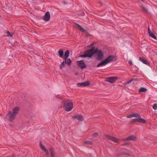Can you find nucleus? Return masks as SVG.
<instances>
[{
  "instance_id": "35",
  "label": "nucleus",
  "mask_w": 157,
  "mask_h": 157,
  "mask_svg": "<svg viewBox=\"0 0 157 157\" xmlns=\"http://www.w3.org/2000/svg\"><path fill=\"white\" fill-rule=\"evenodd\" d=\"M90 46H90V45H88V46H87V47H90Z\"/></svg>"
},
{
  "instance_id": "19",
  "label": "nucleus",
  "mask_w": 157,
  "mask_h": 157,
  "mask_svg": "<svg viewBox=\"0 0 157 157\" xmlns=\"http://www.w3.org/2000/svg\"><path fill=\"white\" fill-rule=\"evenodd\" d=\"M51 157H54L55 155L54 154V150L52 148H51L49 149Z\"/></svg>"
},
{
  "instance_id": "11",
  "label": "nucleus",
  "mask_w": 157,
  "mask_h": 157,
  "mask_svg": "<svg viewBox=\"0 0 157 157\" xmlns=\"http://www.w3.org/2000/svg\"><path fill=\"white\" fill-rule=\"evenodd\" d=\"M90 84V83L89 81L79 83L77 84V85L78 87H85L89 86Z\"/></svg>"
},
{
  "instance_id": "13",
  "label": "nucleus",
  "mask_w": 157,
  "mask_h": 157,
  "mask_svg": "<svg viewBox=\"0 0 157 157\" xmlns=\"http://www.w3.org/2000/svg\"><path fill=\"white\" fill-rule=\"evenodd\" d=\"M105 136L106 138H107L109 140H111L115 142L116 143L118 141V139H117V138H116L114 137H113V136H109L107 134L105 135Z\"/></svg>"
},
{
  "instance_id": "25",
  "label": "nucleus",
  "mask_w": 157,
  "mask_h": 157,
  "mask_svg": "<svg viewBox=\"0 0 157 157\" xmlns=\"http://www.w3.org/2000/svg\"><path fill=\"white\" fill-rule=\"evenodd\" d=\"M84 144H90V145H93V143L90 141H85L84 142Z\"/></svg>"
},
{
  "instance_id": "21",
  "label": "nucleus",
  "mask_w": 157,
  "mask_h": 157,
  "mask_svg": "<svg viewBox=\"0 0 157 157\" xmlns=\"http://www.w3.org/2000/svg\"><path fill=\"white\" fill-rule=\"evenodd\" d=\"M147 89L146 88L142 87L139 89V92H145L147 91Z\"/></svg>"
},
{
  "instance_id": "29",
  "label": "nucleus",
  "mask_w": 157,
  "mask_h": 157,
  "mask_svg": "<svg viewBox=\"0 0 157 157\" xmlns=\"http://www.w3.org/2000/svg\"><path fill=\"white\" fill-rule=\"evenodd\" d=\"M141 7L145 12H148V10L147 9L144 7L143 6H142Z\"/></svg>"
},
{
  "instance_id": "32",
  "label": "nucleus",
  "mask_w": 157,
  "mask_h": 157,
  "mask_svg": "<svg viewBox=\"0 0 157 157\" xmlns=\"http://www.w3.org/2000/svg\"><path fill=\"white\" fill-rule=\"evenodd\" d=\"M128 63L130 65L132 66V61H131V60L129 61L128 62Z\"/></svg>"
},
{
  "instance_id": "12",
  "label": "nucleus",
  "mask_w": 157,
  "mask_h": 157,
  "mask_svg": "<svg viewBox=\"0 0 157 157\" xmlns=\"http://www.w3.org/2000/svg\"><path fill=\"white\" fill-rule=\"evenodd\" d=\"M50 17V15L49 12H46L44 16L43 20L46 21H48L49 20Z\"/></svg>"
},
{
  "instance_id": "22",
  "label": "nucleus",
  "mask_w": 157,
  "mask_h": 157,
  "mask_svg": "<svg viewBox=\"0 0 157 157\" xmlns=\"http://www.w3.org/2000/svg\"><path fill=\"white\" fill-rule=\"evenodd\" d=\"M133 117H135L136 118L141 117L140 115L138 113H133Z\"/></svg>"
},
{
  "instance_id": "1",
  "label": "nucleus",
  "mask_w": 157,
  "mask_h": 157,
  "mask_svg": "<svg viewBox=\"0 0 157 157\" xmlns=\"http://www.w3.org/2000/svg\"><path fill=\"white\" fill-rule=\"evenodd\" d=\"M95 54L96 55V59L97 60H103V59H104V56L103 51H102L100 49H98V48H95L94 47H93L91 49L84 51L83 54L80 55L79 57L91 58Z\"/></svg>"
},
{
  "instance_id": "8",
  "label": "nucleus",
  "mask_w": 157,
  "mask_h": 157,
  "mask_svg": "<svg viewBox=\"0 0 157 157\" xmlns=\"http://www.w3.org/2000/svg\"><path fill=\"white\" fill-rule=\"evenodd\" d=\"M70 54L68 53V55H67L65 53V58H64L65 64H67L68 66L71 65V61L70 59L68 58Z\"/></svg>"
},
{
  "instance_id": "4",
  "label": "nucleus",
  "mask_w": 157,
  "mask_h": 157,
  "mask_svg": "<svg viewBox=\"0 0 157 157\" xmlns=\"http://www.w3.org/2000/svg\"><path fill=\"white\" fill-rule=\"evenodd\" d=\"M63 107L65 108L66 111L71 110L73 108V104L72 101L70 100H64Z\"/></svg>"
},
{
  "instance_id": "5",
  "label": "nucleus",
  "mask_w": 157,
  "mask_h": 157,
  "mask_svg": "<svg viewBox=\"0 0 157 157\" xmlns=\"http://www.w3.org/2000/svg\"><path fill=\"white\" fill-rule=\"evenodd\" d=\"M135 122H140L145 124L146 123V121L145 119L142 118L141 117H140L132 119L130 123L131 124H132Z\"/></svg>"
},
{
  "instance_id": "6",
  "label": "nucleus",
  "mask_w": 157,
  "mask_h": 157,
  "mask_svg": "<svg viewBox=\"0 0 157 157\" xmlns=\"http://www.w3.org/2000/svg\"><path fill=\"white\" fill-rule=\"evenodd\" d=\"M76 63L78 67L81 69L87 67L86 65L83 60L77 61Z\"/></svg>"
},
{
  "instance_id": "30",
  "label": "nucleus",
  "mask_w": 157,
  "mask_h": 157,
  "mask_svg": "<svg viewBox=\"0 0 157 157\" xmlns=\"http://www.w3.org/2000/svg\"><path fill=\"white\" fill-rule=\"evenodd\" d=\"M129 143L127 142V143H124L121 144V145L123 146H127V145H129Z\"/></svg>"
},
{
  "instance_id": "20",
  "label": "nucleus",
  "mask_w": 157,
  "mask_h": 157,
  "mask_svg": "<svg viewBox=\"0 0 157 157\" xmlns=\"http://www.w3.org/2000/svg\"><path fill=\"white\" fill-rule=\"evenodd\" d=\"M130 155L128 153H126L125 152H121L118 153L117 155V156H118L119 155Z\"/></svg>"
},
{
  "instance_id": "18",
  "label": "nucleus",
  "mask_w": 157,
  "mask_h": 157,
  "mask_svg": "<svg viewBox=\"0 0 157 157\" xmlns=\"http://www.w3.org/2000/svg\"><path fill=\"white\" fill-rule=\"evenodd\" d=\"M76 25L78 27V28H79L80 31L83 32H85L86 33H87V31L85 29L83 28L81 25L77 23H76Z\"/></svg>"
},
{
  "instance_id": "15",
  "label": "nucleus",
  "mask_w": 157,
  "mask_h": 157,
  "mask_svg": "<svg viewBox=\"0 0 157 157\" xmlns=\"http://www.w3.org/2000/svg\"><path fill=\"white\" fill-rule=\"evenodd\" d=\"M136 138L135 136L133 135H130L126 138L124 140H132L136 141Z\"/></svg>"
},
{
  "instance_id": "17",
  "label": "nucleus",
  "mask_w": 157,
  "mask_h": 157,
  "mask_svg": "<svg viewBox=\"0 0 157 157\" xmlns=\"http://www.w3.org/2000/svg\"><path fill=\"white\" fill-rule=\"evenodd\" d=\"M148 31L149 35L150 36L155 39H156V37L153 33L151 31L149 28H148Z\"/></svg>"
},
{
  "instance_id": "16",
  "label": "nucleus",
  "mask_w": 157,
  "mask_h": 157,
  "mask_svg": "<svg viewBox=\"0 0 157 157\" xmlns=\"http://www.w3.org/2000/svg\"><path fill=\"white\" fill-rule=\"evenodd\" d=\"M139 59L140 61L143 62L144 64L148 66L150 65V63L148 62L147 60L146 59L140 57Z\"/></svg>"
},
{
  "instance_id": "24",
  "label": "nucleus",
  "mask_w": 157,
  "mask_h": 157,
  "mask_svg": "<svg viewBox=\"0 0 157 157\" xmlns=\"http://www.w3.org/2000/svg\"><path fill=\"white\" fill-rule=\"evenodd\" d=\"M137 79H138L137 78H136L132 79L129 80V81L127 82V84H129V83H131V82H132L133 81H137L138 80Z\"/></svg>"
},
{
  "instance_id": "31",
  "label": "nucleus",
  "mask_w": 157,
  "mask_h": 157,
  "mask_svg": "<svg viewBox=\"0 0 157 157\" xmlns=\"http://www.w3.org/2000/svg\"><path fill=\"white\" fill-rule=\"evenodd\" d=\"M133 113H132L129 115L127 117L128 118H130L133 117Z\"/></svg>"
},
{
  "instance_id": "9",
  "label": "nucleus",
  "mask_w": 157,
  "mask_h": 157,
  "mask_svg": "<svg viewBox=\"0 0 157 157\" xmlns=\"http://www.w3.org/2000/svg\"><path fill=\"white\" fill-rule=\"evenodd\" d=\"M117 78V77H108L106 78V81L110 83H113L116 81Z\"/></svg>"
},
{
  "instance_id": "28",
  "label": "nucleus",
  "mask_w": 157,
  "mask_h": 157,
  "mask_svg": "<svg viewBox=\"0 0 157 157\" xmlns=\"http://www.w3.org/2000/svg\"><path fill=\"white\" fill-rule=\"evenodd\" d=\"M98 135V133L97 132H95L92 134V136L94 137H97Z\"/></svg>"
},
{
  "instance_id": "7",
  "label": "nucleus",
  "mask_w": 157,
  "mask_h": 157,
  "mask_svg": "<svg viewBox=\"0 0 157 157\" xmlns=\"http://www.w3.org/2000/svg\"><path fill=\"white\" fill-rule=\"evenodd\" d=\"M68 53L70 54V52L68 50H67L65 52L64 55V52L63 50L60 49L59 50L58 52L59 56L60 57L62 58H65V53H66L67 55H68Z\"/></svg>"
},
{
  "instance_id": "33",
  "label": "nucleus",
  "mask_w": 157,
  "mask_h": 157,
  "mask_svg": "<svg viewBox=\"0 0 157 157\" xmlns=\"http://www.w3.org/2000/svg\"><path fill=\"white\" fill-rule=\"evenodd\" d=\"M94 45V43H92L91 44H90V45L91 46H93Z\"/></svg>"
},
{
  "instance_id": "23",
  "label": "nucleus",
  "mask_w": 157,
  "mask_h": 157,
  "mask_svg": "<svg viewBox=\"0 0 157 157\" xmlns=\"http://www.w3.org/2000/svg\"><path fill=\"white\" fill-rule=\"evenodd\" d=\"M65 61H63L61 64L60 66V69H62L63 67H64L65 65Z\"/></svg>"
},
{
  "instance_id": "27",
  "label": "nucleus",
  "mask_w": 157,
  "mask_h": 157,
  "mask_svg": "<svg viewBox=\"0 0 157 157\" xmlns=\"http://www.w3.org/2000/svg\"><path fill=\"white\" fill-rule=\"evenodd\" d=\"M6 33L8 36H10V37L13 36V35L10 34V32L9 31L6 32Z\"/></svg>"
},
{
  "instance_id": "14",
  "label": "nucleus",
  "mask_w": 157,
  "mask_h": 157,
  "mask_svg": "<svg viewBox=\"0 0 157 157\" xmlns=\"http://www.w3.org/2000/svg\"><path fill=\"white\" fill-rule=\"evenodd\" d=\"M40 145L41 148L42 149V150L44 151L46 153V155H49V153L48 150L46 149L44 146L43 145L41 141H40Z\"/></svg>"
},
{
  "instance_id": "26",
  "label": "nucleus",
  "mask_w": 157,
  "mask_h": 157,
  "mask_svg": "<svg viewBox=\"0 0 157 157\" xmlns=\"http://www.w3.org/2000/svg\"><path fill=\"white\" fill-rule=\"evenodd\" d=\"M152 107H153V108L154 110L157 109V104H154L153 105Z\"/></svg>"
},
{
  "instance_id": "10",
  "label": "nucleus",
  "mask_w": 157,
  "mask_h": 157,
  "mask_svg": "<svg viewBox=\"0 0 157 157\" xmlns=\"http://www.w3.org/2000/svg\"><path fill=\"white\" fill-rule=\"evenodd\" d=\"M72 118L73 120L77 119L80 121H82L83 120L84 117L83 116L80 114L73 116Z\"/></svg>"
},
{
  "instance_id": "2",
  "label": "nucleus",
  "mask_w": 157,
  "mask_h": 157,
  "mask_svg": "<svg viewBox=\"0 0 157 157\" xmlns=\"http://www.w3.org/2000/svg\"><path fill=\"white\" fill-rule=\"evenodd\" d=\"M115 58V56L110 55L105 59L101 60V62L97 65L96 67H102L105 65L110 62H113Z\"/></svg>"
},
{
  "instance_id": "34",
  "label": "nucleus",
  "mask_w": 157,
  "mask_h": 157,
  "mask_svg": "<svg viewBox=\"0 0 157 157\" xmlns=\"http://www.w3.org/2000/svg\"><path fill=\"white\" fill-rule=\"evenodd\" d=\"M84 12H83H83H82V13L81 15H82V16H83V15H84Z\"/></svg>"
},
{
  "instance_id": "3",
  "label": "nucleus",
  "mask_w": 157,
  "mask_h": 157,
  "mask_svg": "<svg viewBox=\"0 0 157 157\" xmlns=\"http://www.w3.org/2000/svg\"><path fill=\"white\" fill-rule=\"evenodd\" d=\"M19 108L17 107H15L12 112L10 111L7 117L10 121L12 122L15 119L18 113Z\"/></svg>"
}]
</instances>
